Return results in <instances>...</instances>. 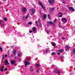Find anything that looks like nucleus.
<instances>
[{"mask_svg":"<svg viewBox=\"0 0 75 75\" xmlns=\"http://www.w3.org/2000/svg\"><path fill=\"white\" fill-rule=\"evenodd\" d=\"M4 21H3L1 20L0 21V25H1V26L2 27H3L4 26Z\"/></svg>","mask_w":75,"mask_h":75,"instance_id":"obj_1","label":"nucleus"},{"mask_svg":"<svg viewBox=\"0 0 75 75\" xmlns=\"http://www.w3.org/2000/svg\"><path fill=\"white\" fill-rule=\"evenodd\" d=\"M48 2L50 4H52L54 3V0H49Z\"/></svg>","mask_w":75,"mask_h":75,"instance_id":"obj_2","label":"nucleus"},{"mask_svg":"<svg viewBox=\"0 0 75 75\" xmlns=\"http://www.w3.org/2000/svg\"><path fill=\"white\" fill-rule=\"evenodd\" d=\"M54 71L55 72H57V74H60L61 73V71L58 70L57 69H55L54 70Z\"/></svg>","mask_w":75,"mask_h":75,"instance_id":"obj_3","label":"nucleus"},{"mask_svg":"<svg viewBox=\"0 0 75 75\" xmlns=\"http://www.w3.org/2000/svg\"><path fill=\"white\" fill-rule=\"evenodd\" d=\"M62 22H63L64 23H66L67 22V19H66V18H64L62 19Z\"/></svg>","mask_w":75,"mask_h":75,"instance_id":"obj_4","label":"nucleus"},{"mask_svg":"<svg viewBox=\"0 0 75 75\" xmlns=\"http://www.w3.org/2000/svg\"><path fill=\"white\" fill-rule=\"evenodd\" d=\"M35 9H33L31 10V12L33 14H34V12H35Z\"/></svg>","mask_w":75,"mask_h":75,"instance_id":"obj_5","label":"nucleus"},{"mask_svg":"<svg viewBox=\"0 0 75 75\" xmlns=\"http://www.w3.org/2000/svg\"><path fill=\"white\" fill-rule=\"evenodd\" d=\"M58 16L59 17H62V13L61 12H59L58 14Z\"/></svg>","mask_w":75,"mask_h":75,"instance_id":"obj_6","label":"nucleus"},{"mask_svg":"<svg viewBox=\"0 0 75 75\" xmlns=\"http://www.w3.org/2000/svg\"><path fill=\"white\" fill-rule=\"evenodd\" d=\"M39 4L42 7V8L43 9H44L45 8L44 6H43V5H42V4L41 3V2H39Z\"/></svg>","mask_w":75,"mask_h":75,"instance_id":"obj_7","label":"nucleus"},{"mask_svg":"<svg viewBox=\"0 0 75 75\" xmlns=\"http://www.w3.org/2000/svg\"><path fill=\"white\" fill-rule=\"evenodd\" d=\"M5 65H8L9 64V63L8 62V61L7 60H5Z\"/></svg>","mask_w":75,"mask_h":75,"instance_id":"obj_8","label":"nucleus"},{"mask_svg":"<svg viewBox=\"0 0 75 75\" xmlns=\"http://www.w3.org/2000/svg\"><path fill=\"white\" fill-rule=\"evenodd\" d=\"M69 9V10H71V11H75V10L74 9V8L72 7H70Z\"/></svg>","mask_w":75,"mask_h":75,"instance_id":"obj_9","label":"nucleus"},{"mask_svg":"<svg viewBox=\"0 0 75 75\" xmlns=\"http://www.w3.org/2000/svg\"><path fill=\"white\" fill-rule=\"evenodd\" d=\"M70 47L69 46H66L65 47V49H66V51H68V50H67V49L68 50V49H69Z\"/></svg>","mask_w":75,"mask_h":75,"instance_id":"obj_10","label":"nucleus"},{"mask_svg":"<svg viewBox=\"0 0 75 75\" xmlns=\"http://www.w3.org/2000/svg\"><path fill=\"white\" fill-rule=\"evenodd\" d=\"M64 51V50L63 49L59 50H58L59 52H63Z\"/></svg>","mask_w":75,"mask_h":75,"instance_id":"obj_11","label":"nucleus"},{"mask_svg":"<svg viewBox=\"0 0 75 75\" xmlns=\"http://www.w3.org/2000/svg\"><path fill=\"white\" fill-rule=\"evenodd\" d=\"M51 44L52 46H53V47H55V46H56V44H55V43H54L53 42H52L51 43Z\"/></svg>","mask_w":75,"mask_h":75,"instance_id":"obj_12","label":"nucleus"},{"mask_svg":"<svg viewBox=\"0 0 75 75\" xmlns=\"http://www.w3.org/2000/svg\"><path fill=\"white\" fill-rule=\"evenodd\" d=\"M15 62H16V61L15 60L11 61V64L12 65H13V64H15Z\"/></svg>","mask_w":75,"mask_h":75,"instance_id":"obj_13","label":"nucleus"},{"mask_svg":"<svg viewBox=\"0 0 75 75\" xmlns=\"http://www.w3.org/2000/svg\"><path fill=\"white\" fill-rule=\"evenodd\" d=\"M46 17H47V15L45 14H44L43 15V20H45V18H46Z\"/></svg>","mask_w":75,"mask_h":75,"instance_id":"obj_14","label":"nucleus"},{"mask_svg":"<svg viewBox=\"0 0 75 75\" xmlns=\"http://www.w3.org/2000/svg\"><path fill=\"white\" fill-rule=\"evenodd\" d=\"M45 52H50V50L49 49H46L45 50Z\"/></svg>","mask_w":75,"mask_h":75,"instance_id":"obj_15","label":"nucleus"},{"mask_svg":"<svg viewBox=\"0 0 75 75\" xmlns=\"http://www.w3.org/2000/svg\"><path fill=\"white\" fill-rule=\"evenodd\" d=\"M23 11L24 12H25L27 11V9L25 8H24L23 9Z\"/></svg>","mask_w":75,"mask_h":75,"instance_id":"obj_16","label":"nucleus"},{"mask_svg":"<svg viewBox=\"0 0 75 75\" xmlns=\"http://www.w3.org/2000/svg\"><path fill=\"white\" fill-rule=\"evenodd\" d=\"M50 11H54V8H50Z\"/></svg>","mask_w":75,"mask_h":75,"instance_id":"obj_17","label":"nucleus"},{"mask_svg":"<svg viewBox=\"0 0 75 75\" xmlns=\"http://www.w3.org/2000/svg\"><path fill=\"white\" fill-rule=\"evenodd\" d=\"M48 24H53V22L52 21L49 22Z\"/></svg>","mask_w":75,"mask_h":75,"instance_id":"obj_18","label":"nucleus"},{"mask_svg":"<svg viewBox=\"0 0 75 75\" xmlns=\"http://www.w3.org/2000/svg\"><path fill=\"white\" fill-rule=\"evenodd\" d=\"M35 30H36V28H35V27H33V31H35Z\"/></svg>","mask_w":75,"mask_h":75,"instance_id":"obj_19","label":"nucleus"},{"mask_svg":"<svg viewBox=\"0 0 75 75\" xmlns=\"http://www.w3.org/2000/svg\"><path fill=\"white\" fill-rule=\"evenodd\" d=\"M40 65L39 64H36V66L37 68L38 67H39Z\"/></svg>","mask_w":75,"mask_h":75,"instance_id":"obj_20","label":"nucleus"},{"mask_svg":"<svg viewBox=\"0 0 75 75\" xmlns=\"http://www.w3.org/2000/svg\"><path fill=\"white\" fill-rule=\"evenodd\" d=\"M29 17V15H27V16L25 17L26 19H27Z\"/></svg>","mask_w":75,"mask_h":75,"instance_id":"obj_21","label":"nucleus"},{"mask_svg":"<svg viewBox=\"0 0 75 75\" xmlns=\"http://www.w3.org/2000/svg\"><path fill=\"white\" fill-rule=\"evenodd\" d=\"M28 24H29V25H31L32 24V23L31 22H28Z\"/></svg>","mask_w":75,"mask_h":75,"instance_id":"obj_22","label":"nucleus"},{"mask_svg":"<svg viewBox=\"0 0 75 75\" xmlns=\"http://www.w3.org/2000/svg\"><path fill=\"white\" fill-rule=\"evenodd\" d=\"M25 62H26V64L27 65H30V63L29 62H27V61H26Z\"/></svg>","mask_w":75,"mask_h":75,"instance_id":"obj_23","label":"nucleus"},{"mask_svg":"<svg viewBox=\"0 0 75 75\" xmlns=\"http://www.w3.org/2000/svg\"><path fill=\"white\" fill-rule=\"evenodd\" d=\"M4 21H7V18H4Z\"/></svg>","mask_w":75,"mask_h":75,"instance_id":"obj_24","label":"nucleus"},{"mask_svg":"<svg viewBox=\"0 0 75 75\" xmlns=\"http://www.w3.org/2000/svg\"><path fill=\"white\" fill-rule=\"evenodd\" d=\"M18 56H21V53H18Z\"/></svg>","mask_w":75,"mask_h":75,"instance_id":"obj_25","label":"nucleus"},{"mask_svg":"<svg viewBox=\"0 0 75 75\" xmlns=\"http://www.w3.org/2000/svg\"><path fill=\"white\" fill-rule=\"evenodd\" d=\"M47 34H50V31H47Z\"/></svg>","mask_w":75,"mask_h":75,"instance_id":"obj_26","label":"nucleus"},{"mask_svg":"<svg viewBox=\"0 0 75 75\" xmlns=\"http://www.w3.org/2000/svg\"><path fill=\"white\" fill-rule=\"evenodd\" d=\"M56 53L55 52H54L52 53V55H55Z\"/></svg>","mask_w":75,"mask_h":75,"instance_id":"obj_27","label":"nucleus"},{"mask_svg":"<svg viewBox=\"0 0 75 75\" xmlns=\"http://www.w3.org/2000/svg\"><path fill=\"white\" fill-rule=\"evenodd\" d=\"M25 67H27V62H25Z\"/></svg>","mask_w":75,"mask_h":75,"instance_id":"obj_28","label":"nucleus"},{"mask_svg":"<svg viewBox=\"0 0 75 75\" xmlns=\"http://www.w3.org/2000/svg\"><path fill=\"white\" fill-rule=\"evenodd\" d=\"M4 71V69H3L1 68V72H3Z\"/></svg>","mask_w":75,"mask_h":75,"instance_id":"obj_29","label":"nucleus"},{"mask_svg":"<svg viewBox=\"0 0 75 75\" xmlns=\"http://www.w3.org/2000/svg\"><path fill=\"white\" fill-rule=\"evenodd\" d=\"M73 53H75V49H74L72 50Z\"/></svg>","mask_w":75,"mask_h":75,"instance_id":"obj_30","label":"nucleus"},{"mask_svg":"<svg viewBox=\"0 0 75 75\" xmlns=\"http://www.w3.org/2000/svg\"><path fill=\"white\" fill-rule=\"evenodd\" d=\"M35 23L36 24H38V21H35Z\"/></svg>","mask_w":75,"mask_h":75,"instance_id":"obj_31","label":"nucleus"},{"mask_svg":"<svg viewBox=\"0 0 75 75\" xmlns=\"http://www.w3.org/2000/svg\"><path fill=\"white\" fill-rule=\"evenodd\" d=\"M39 26H40L41 28L42 27V25H41V24H40L39 25Z\"/></svg>","mask_w":75,"mask_h":75,"instance_id":"obj_32","label":"nucleus"},{"mask_svg":"<svg viewBox=\"0 0 75 75\" xmlns=\"http://www.w3.org/2000/svg\"><path fill=\"white\" fill-rule=\"evenodd\" d=\"M0 50L1 51H2L3 49H2V48H1V47H0Z\"/></svg>","mask_w":75,"mask_h":75,"instance_id":"obj_33","label":"nucleus"},{"mask_svg":"<svg viewBox=\"0 0 75 75\" xmlns=\"http://www.w3.org/2000/svg\"><path fill=\"white\" fill-rule=\"evenodd\" d=\"M2 59H4V56H3L2 58Z\"/></svg>","mask_w":75,"mask_h":75,"instance_id":"obj_34","label":"nucleus"},{"mask_svg":"<svg viewBox=\"0 0 75 75\" xmlns=\"http://www.w3.org/2000/svg\"><path fill=\"white\" fill-rule=\"evenodd\" d=\"M5 71H7V68H6L4 69Z\"/></svg>","mask_w":75,"mask_h":75,"instance_id":"obj_35","label":"nucleus"},{"mask_svg":"<svg viewBox=\"0 0 75 75\" xmlns=\"http://www.w3.org/2000/svg\"><path fill=\"white\" fill-rule=\"evenodd\" d=\"M57 21V19H55L54 22V23H55V22H56Z\"/></svg>","mask_w":75,"mask_h":75,"instance_id":"obj_36","label":"nucleus"},{"mask_svg":"<svg viewBox=\"0 0 75 75\" xmlns=\"http://www.w3.org/2000/svg\"><path fill=\"white\" fill-rule=\"evenodd\" d=\"M57 54L58 55H60V53H57Z\"/></svg>","mask_w":75,"mask_h":75,"instance_id":"obj_37","label":"nucleus"},{"mask_svg":"<svg viewBox=\"0 0 75 75\" xmlns=\"http://www.w3.org/2000/svg\"><path fill=\"white\" fill-rule=\"evenodd\" d=\"M29 33H32V30H30V31H29Z\"/></svg>","mask_w":75,"mask_h":75,"instance_id":"obj_38","label":"nucleus"},{"mask_svg":"<svg viewBox=\"0 0 75 75\" xmlns=\"http://www.w3.org/2000/svg\"><path fill=\"white\" fill-rule=\"evenodd\" d=\"M58 25L59 27H60V26H61V24L60 23H59L58 24Z\"/></svg>","mask_w":75,"mask_h":75,"instance_id":"obj_39","label":"nucleus"},{"mask_svg":"<svg viewBox=\"0 0 75 75\" xmlns=\"http://www.w3.org/2000/svg\"><path fill=\"white\" fill-rule=\"evenodd\" d=\"M62 40H65V38H62Z\"/></svg>","mask_w":75,"mask_h":75,"instance_id":"obj_40","label":"nucleus"},{"mask_svg":"<svg viewBox=\"0 0 75 75\" xmlns=\"http://www.w3.org/2000/svg\"><path fill=\"white\" fill-rule=\"evenodd\" d=\"M13 54H16V52H13Z\"/></svg>","mask_w":75,"mask_h":75,"instance_id":"obj_41","label":"nucleus"},{"mask_svg":"<svg viewBox=\"0 0 75 75\" xmlns=\"http://www.w3.org/2000/svg\"><path fill=\"white\" fill-rule=\"evenodd\" d=\"M31 71L32 72H33V71H34V69L31 70Z\"/></svg>","mask_w":75,"mask_h":75,"instance_id":"obj_42","label":"nucleus"},{"mask_svg":"<svg viewBox=\"0 0 75 75\" xmlns=\"http://www.w3.org/2000/svg\"><path fill=\"white\" fill-rule=\"evenodd\" d=\"M5 57H7V54H6L5 55Z\"/></svg>","mask_w":75,"mask_h":75,"instance_id":"obj_43","label":"nucleus"},{"mask_svg":"<svg viewBox=\"0 0 75 75\" xmlns=\"http://www.w3.org/2000/svg\"><path fill=\"white\" fill-rule=\"evenodd\" d=\"M61 58H62H62H63V56H61Z\"/></svg>","mask_w":75,"mask_h":75,"instance_id":"obj_44","label":"nucleus"},{"mask_svg":"<svg viewBox=\"0 0 75 75\" xmlns=\"http://www.w3.org/2000/svg\"><path fill=\"white\" fill-rule=\"evenodd\" d=\"M39 72V70H37V72Z\"/></svg>","mask_w":75,"mask_h":75,"instance_id":"obj_45","label":"nucleus"},{"mask_svg":"<svg viewBox=\"0 0 75 75\" xmlns=\"http://www.w3.org/2000/svg\"><path fill=\"white\" fill-rule=\"evenodd\" d=\"M24 17H23V18H22V19L23 20V19H24Z\"/></svg>","mask_w":75,"mask_h":75,"instance_id":"obj_46","label":"nucleus"},{"mask_svg":"<svg viewBox=\"0 0 75 75\" xmlns=\"http://www.w3.org/2000/svg\"><path fill=\"white\" fill-rule=\"evenodd\" d=\"M13 47H14V46H13L11 47V48H13Z\"/></svg>","mask_w":75,"mask_h":75,"instance_id":"obj_47","label":"nucleus"},{"mask_svg":"<svg viewBox=\"0 0 75 75\" xmlns=\"http://www.w3.org/2000/svg\"><path fill=\"white\" fill-rule=\"evenodd\" d=\"M63 3H64H64H65V1H64V2H63Z\"/></svg>","mask_w":75,"mask_h":75,"instance_id":"obj_48","label":"nucleus"},{"mask_svg":"<svg viewBox=\"0 0 75 75\" xmlns=\"http://www.w3.org/2000/svg\"><path fill=\"white\" fill-rule=\"evenodd\" d=\"M48 17H50V15L48 14Z\"/></svg>","mask_w":75,"mask_h":75,"instance_id":"obj_49","label":"nucleus"},{"mask_svg":"<svg viewBox=\"0 0 75 75\" xmlns=\"http://www.w3.org/2000/svg\"><path fill=\"white\" fill-rule=\"evenodd\" d=\"M37 26H39V25H38V24H37Z\"/></svg>","mask_w":75,"mask_h":75,"instance_id":"obj_50","label":"nucleus"},{"mask_svg":"<svg viewBox=\"0 0 75 75\" xmlns=\"http://www.w3.org/2000/svg\"><path fill=\"white\" fill-rule=\"evenodd\" d=\"M30 70H31V67H30Z\"/></svg>","mask_w":75,"mask_h":75,"instance_id":"obj_51","label":"nucleus"},{"mask_svg":"<svg viewBox=\"0 0 75 75\" xmlns=\"http://www.w3.org/2000/svg\"><path fill=\"white\" fill-rule=\"evenodd\" d=\"M8 11V9H7V10H6V11Z\"/></svg>","mask_w":75,"mask_h":75,"instance_id":"obj_52","label":"nucleus"},{"mask_svg":"<svg viewBox=\"0 0 75 75\" xmlns=\"http://www.w3.org/2000/svg\"><path fill=\"white\" fill-rule=\"evenodd\" d=\"M51 51H53V50H51Z\"/></svg>","mask_w":75,"mask_h":75,"instance_id":"obj_53","label":"nucleus"},{"mask_svg":"<svg viewBox=\"0 0 75 75\" xmlns=\"http://www.w3.org/2000/svg\"><path fill=\"white\" fill-rule=\"evenodd\" d=\"M68 7H69V6L68 5Z\"/></svg>","mask_w":75,"mask_h":75,"instance_id":"obj_54","label":"nucleus"},{"mask_svg":"<svg viewBox=\"0 0 75 75\" xmlns=\"http://www.w3.org/2000/svg\"><path fill=\"white\" fill-rule=\"evenodd\" d=\"M63 10H64V8H63Z\"/></svg>","mask_w":75,"mask_h":75,"instance_id":"obj_55","label":"nucleus"},{"mask_svg":"<svg viewBox=\"0 0 75 75\" xmlns=\"http://www.w3.org/2000/svg\"><path fill=\"white\" fill-rule=\"evenodd\" d=\"M74 3H75V1H74Z\"/></svg>","mask_w":75,"mask_h":75,"instance_id":"obj_56","label":"nucleus"}]
</instances>
